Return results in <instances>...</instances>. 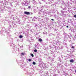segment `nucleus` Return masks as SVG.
<instances>
[{
  "label": "nucleus",
  "instance_id": "obj_8",
  "mask_svg": "<svg viewBox=\"0 0 76 76\" xmlns=\"http://www.w3.org/2000/svg\"><path fill=\"white\" fill-rule=\"evenodd\" d=\"M32 61V60L31 59H28V61Z\"/></svg>",
  "mask_w": 76,
  "mask_h": 76
},
{
  "label": "nucleus",
  "instance_id": "obj_3",
  "mask_svg": "<svg viewBox=\"0 0 76 76\" xmlns=\"http://www.w3.org/2000/svg\"><path fill=\"white\" fill-rule=\"evenodd\" d=\"M73 61H74V60L73 59H71L70 60V62L71 63L73 62Z\"/></svg>",
  "mask_w": 76,
  "mask_h": 76
},
{
  "label": "nucleus",
  "instance_id": "obj_2",
  "mask_svg": "<svg viewBox=\"0 0 76 76\" xmlns=\"http://www.w3.org/2000/svg\"><path fill=\"white\" fill-rule=\"evenodd\" d=\"M38 41H40V42H42V39H39Z\"/></svg>",
  "mask_w": 76,
  "mask_h": 76
},
{
  "label": "nucleus",
  "instance_id": "obj_9",
  "mask_svg": "<svg viewBox=\"0 0 76 76\" xmlns=\"http://www.w3.org/2000/svg\"><path fill=\"white\" fill-rule=\"evenodd\" d=\"M31 7L29 6L28 7V9H31Z\"/></svg>",
  "mask_w": 76,
  "mask_h": 76
},
{
  "label": "nucleus",
  "instance_id": "obj_1",
  "mask_svg": "<svg viewBox=\"0 0 76 76\" xmlns=\"http://www.w3.org/2000/svg\"><path fill=\"white\" fill-rule=\"evenodd\" d=\"M24 14H26V15H31V14L30 13V12H27L26 11H25L24 12Z\"/></svg>",
  "mask_w": 76,
  "mask_h": 76
},
{
  "label": "nucleus",
  "instance_id": "obj_5",
  "mask_svg": "<svg viewBox=\"0 0 76 76\" xmlns=\"http://www.w3.org/2000/svg\"><path fill=\"white\" fill-rule=\"evenodd\" d=\"M24 54H25V53H21V55L22 56L23 55V56H24Z\"/></svg>",
  "mask_w": 76,
  "mask_h": 76
},
{
  "label": "nucleus",
  "instance_id": "obj_4",
  "mask_svg": "<svg viewBox=\"0 0 76 76\" xmlns=\"http://www.w3.org/2000/svg\"><path fill=\"white\" fill-rule=\"evenodd\" d=\"M23 37V36H22V35L19 36L20 38H22Z\"/></svg>",
  "mask_w": 76,
  "mask_h": 76
},
{
  "label": "nucleus",
  "instance_id": "obj_14",
  "mask_svg": "<svg viewBox=\"0 0 76 76\" xmlns=\"http://www.w3.org/2000/svg\"><path fill=\"white\" fill-rule=\"evenodd\" d=\"M51 20L53 21V20H54V19H51Z\"/></svg>",
  "mask_w": 76,
  "mask_h": 76
},
{
  "label": "nucleus",
  "instance_id": "obj_13",
  "mask_svg": "<svg viewBox=\"0 0 76 76\" xmlns=\"http://www.w3.org/2000/svg\"><path fill=\"white\" fill-rule=\"evenodd\" d=\"M66 28H69V26H66Z\"/></svg>",
  "mask_w": 76,
  "mask_h": 76
},
{
  "label": "nucleus",
  "instance_id": "obj_10",
  "mask_svg": "<svg viewBox=\"0 0 76 76\" xmlns=\"http://www.w3.org/2000/svg\"><path fill=\"white\" fill-rule=\"evenodd\" d=\"M72 48H75V47L73 46H72Z\"/></svg>",
  "mask_w": 76,
  "mask_h": 76
},
{
  "label": "nucleus",
  "instance_id": "obj_6",
  "mask_svg": "<svg viewBox=\"0 0 76 76\" xmlns=\"http://www.w3.org/2000/svg\"><path fill=\"white\" fill-rule=\"evenodd\" d=\"M34 52H35L36 53H37V50L36 49H35L34 50Z\"/></svg>",
  "mask_w": 76,
  "mask_h": 76
},
{
  "label": "nucleus",
  "instance_id": "obj_7",
  "mask_svg": "<svg viewBox=\"0 0 76 76\" xmlns=\"http://www.w3.org/2000/svg\"><path fill=\"white\" fill-rule=\"evenodd\" d=\"M33 64L34 65H35V64H36V63L34 62H33Z\"/></svg>",
  "mask_w": 76,
  "mask_h": 76
},
{
  "label": "nucleus",
  "instance_id": "obj_12",
  "mask_svg": "<svg viewBox=\"0 0 76 76\" xmlns=\"http://www.w3.org/2000/svg\"><path fill=\"white\" fill-rule=\"evenodd\" d=\"M74 17H75V18H76V15H74Z\"/></svg>",
  "mask_w": 76,
  "mask_h": 76
},
{
  "label": "nucleus",
  "instance_id": "obj_11",
  "mask_svg": "<svg viewBox=\"0 0 76 76\" xmlns=\"http://www.w3.org/2000/svg\"><path fill=\"white\" fill-rule=\"evenodd\" d=\"M31 56H32V57H34V55L33 54H31Z\"/></svg>",
  "mask_w": 76,
  "mask_h": 76
}]
</instances>
